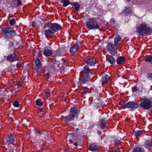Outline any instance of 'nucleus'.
Masks as SVG:
<instances>
[{
  "label": "nucleus",
  "instance_id": "f257e3e1",
  "mask_svg": "<svg viewBox=\"0 0 152 152\" xmlns=\"http://www.w3.org/2000/svg\"><path fill=\"white\" fill-rule=\"evenodd\" d=\"M61 28V26L57 23H46L44 28L48 29L45 31V34L47 37L52 36L54 33L58 31Z\"/></svg>",
  "mask_w": 152,
  "mask_h": 152
},
{
  "label": "nucleus",
  "instance_id": "f03ea898",
  "mask_svg": "<svg viewBox=\"0 0 152 152\" xmlns=\"http://www.w3.org/2000/svg\"><path fill=\"white\" fill-rule=\"evenodd\" d=\"M136 31L140 35L144 36L150 34L152 31V30L148 26L147 23H143L137 28Z\"/></svg>",
  "mask_w": 152,
  "mask_h": 152
},
{
  "label": "nucleus",
  "instance_id": "7ed1b4c3",
  "mask_svg": "<svg viewBox=\"0 0 152 152\" xmlns=\"http://www.w3.org/2000/svg\"><path fill=\"white\" fill-rule=\"evenodd\" d=\"M86 27L89 29H99V26L94 18H89L86 23Z\"/></svg>",
  "mask_w": 152,
  "mask_h": 152
},
{
  "label": "nucleus",
  "instance_id": "20e7f679",
  "mask_svg": "<svg viewBox=\"0 0 152 152\" xmlns=\"http://www.w3.org/2000/svg\"><path fill=\"white\" fill-rule=\"evenodd\" d=\"M79 112V110L75 108H71L69 115L65 117L64 121L68 122L73 120L74 118L77 116Z\"/></svg>",
  "mask_w": 152,
  "mask_h": 152
},
{
  "label": "nucleus",
  "instance_id": "39448f33",
  "mask_svg": "<svg viewBox=\"0 0 152 152\" xmlns=\"http://www.w3.org/2000/svg\"><path fill=\"white\" fill-rule=\"evenodd\" d=\"M2 34L5 35L6 38H11L15 34V31L9 27H4L2 30Z\"/></svg>",
  "mask_w": 152,
  "mask_h": 152
},
{
  "label": "nucleus",
  "instance_id": "423d86ee",
  "mask_svg": "<svg viewBox=\"0 0 152 152\" xmlns=\"http://www.w3.org/2000/svg\"><path fill=\"white\" fill-rule=\"evenodd\" d=\"M141 107H142L146 109L150 108L152 105V102L147 98H144L143 101L141 102L140 104Z\"/></svg>",
  "mask_w": 152,
  "mask_h": 152
},
{
  "label": "nucleus",
  "instance_id": "0eeeda50",
  "mask_svg": "<svg viewBox=\"0 0 152 152\" xmlns=\"http://www.w3.org/2000/svg\"><path fill=\"white\" fill-rule=\"evenodd\" d=\"M106 48L110 53L112 55H115L117 53V46L115 44L109 43L107 46Z\"/></svg>",
  "mask_w": 152,
  "mask_h": 152
},
{
  "label": "nucleus",
  "instance_id": "6e6552de",
  "mask_svg": "<svg viewBox=\"0 0 152 152\" xmlns=\"http://www.w3.org/2000/svg\"><path fill=\"white\" fill-rule=\"evenodd\" d=\"M35 64L36 65L35 67V69L37 72L38 75H40L42 70V66L40 64V61L39 58H37L35 60Z\"/></svg>",
  "mask_w": 152,
  "mask_h": 152
},
{
  "label": "nucleus",
  "instance_id": "1a4fd4ad",
  "mask_svg": "<svg viewBox=\"0 0 152 152\" xmlns=\"http://www.w3.org/2000/svg\"><path fill=\"white\" fill-rule=\"evenodd\" d=\"M84 72H85V74L86 75L84 79L82 80V82L83 83H84L86 81H88L89 79V77H88L89 75V68L88 66L87 65L85 66L84 67Z\"/></svg>",
  "mask_w": 152,
  "mask_h": 152
},
{
  "label": "nucleus",
  "instance_id": "9d476101",
  "mask_svg": "<svg viewBox=\"0 0 152 152\" xmlns=\"http://www.w3.org/2000/svg\"><path fill=\"white\" fill-rule=\"evenodd\" d=\"M139 104L135 102H129L126 103V107L136 108L138 107Z\"/></svg>",
  "mask_w": 152,
  "mask_h": 152
},
{
  "label": "nucleus",
  "instance_id": "9b49d317",
  "mask_svg": "<svg viewBox=\"0 0 152 152\" xmlns=\"http://www.w3.org/2000/svg\"><path fill=\"white\" fill-rule=\"evenodd\" d=\"M52 52L51 48L50 47H46L43 50V54L46 56H50Z\"/></svg>",
  "mask_w": 152,
  "mask_h": 152
},
{
  "label": "nucleus",
  "instance_id": "f8f14e48",
  "mask_svg": "<svg viewBox=\"0 0 152 152\" xmlns=\"http://www.w3.org/2000/svg\"><path fill=\"white\" fill-rule=\"evenodd\" d=\"M95 59L94 58H88L86 61L87 65L88 66H93L95 64Z\"/></svg>",
  "mask_w": 152,
  "mask_h": 152
},
{
  "label": "nucleus",
  "instance_id": "ddd939ff",
  "mask_svg": "<svg viewBox=\"0 0 152 152\" xmlns=\"http://www.w3.org/2000/svg\"><path fill=\"white\" fill-rule=\"evenodd\" d=\"M110 78L107 75L103 74L101 77V80L102 82V84H104L107 82Z\"/></svg>",
  "mask_w": 152,
  "mask_h": 152
},
{
  "label": "nucleus",
  "instance_id": "4468645a",
  "mask_svg": "<svg viewBox=\"0 0 152 152\" xmlns=\"http://www.w3.org/2000/svg\"><path fill=\"white\" fill-rule=\"evenodd\" d=\"M14 141V137L13 135H10L8 137L6 140L5 143L7 145L11 144Z\"/></svg>",
  "mask_w": 152,
  "mask_h": 152
},
{
  "label": "nucleus",
  "instance_id": "2eb2a0df",
  "mask_svg": "<svg viewBox=\"0 0 152 152\" xmlns=\"http://www.w3.org/2000/svg\"><path fill=\"white\" fill-rule=\"evenodd\" d=\"M66 53V51L63 48H59L56 50L55 54L58 56H63Z\"/></svg>",
  "mask_w": 152,
  "mask_h": 152
},
{
  "label": "nucleus",
  "instance_id": "dca6fc26",
  "mask_svg": "<svg viewBox=\"0 0 152 152\" xmlns=\"http://www.w3.org/2000/svg\"><path fill=\"white\" fill-rule=\"evenodd\" d=\"M126 61V59L123 56H119L118 57L116 62L118 64H121L123 63Z\"/></svg>",
  "mask_w": 152,
  "mask_h": 152
},
{
  "label": "nucleus",
  "instance_id": "f3484780",
  "mask_svg": "<svg viewBox=\"0 0 152 152\" xmlns=\"http://www.w3.org/2000/svg\"><path fill=\"white\" fill-rule=\"evenodd\" d=\"M7 59L11 62L15 61L17 60L15 58V54H10L8 56Z\"/></svg>",
  "mask_w": 152,
  "mask_h": 152
},
{
  "label": "nucleus",
  "instance_id": "a211bd4d",
  "mask_svg": "<svg viewBox=\"0 0 152 152\" xmlns=\"http://www.w3.org/2000/svg\"><path fill=\"white\" fill-rule=\"evenodd\" d=\"M99 123L101 129H104L106 127L107 122L105 118H103L101 119L100 120Z\"/></svg>",
  "mask_w": 152,
  "mask_h": 152
},
{
  "label": "nucleus",
  "instance_id": "6ab92c4d",
  "mask_svg": "<svg viewBox=\"0 0 152 152\" xmlns=\"http://www.w3.org/2000/svg\"><path fill=\"white\" fill-rule=\"evenodd\" d=\"M79 47V46L78 44L74 45L73 47L71 48L70 52L72 53L76 52Z\"/></svg>",
  "mask_w": 152,
  "mask_h": 152
},
{
  "label": "nucleus",
  "instance_id": "aec40b11",
  "mask_svg": "<svg viewBox=\"0 0 152 152\" xmlns=\"http://www.w3.org/2000/svg\"><path fill=\"white\" fill-rule=\"evenodd\" d=\"M89 150L92 151H97L98 147L94 143L91 144L89 147Z\"/></svg>",
  "mask_w": 152,
  "mask_h": 152
},
{
  "label": "nucleus",
  "instance_id": "412c9836",
  "mask_svg": "<svg viewBox=\"0 0 152 152\" xmlns=\"http://www.w3.org/2000/svg\"><path fill=\"white\" fill-rule=\"evenodd\" d=\"M132 12L131 8L128 6L126 7L125 9L123 10V12L125 13L127 15L131 13Z\"/></svg>",
  "mask_w": 152,
  "mask_h": 152
},
{
  "label": "nucleus",
  "instance_id": "4be33fe9",
  "mask_svg": "<svg viewBox=\"0 0 152 152\" xmlns=\"http://www.w3.org/2000/svg\"><path fill=\"white\" fill-rule=\"evenodd\" d=\"M144 145L146 148L150 149L152 146V142L150 140L146 141L144 143Z\"/></svg>",
  "mask_w": 152,
  "mask_h": 152
},
{
  "label": "nucleus",
  "instance_id": "5701e85b",
  "mask_svg": "<svg viewBox=\"0 0 152 152\" xmlns=\"http://www.w3.org/2000/svg\"><path fill=\"white\" fill-rule=\"evenodd\" d=\"M63 62L62 61L61 62L59 61H56L54 63V66L55 67H56V66H57L59 68L63 69Z\"/></svg>",
  "mask_w": 152,
  "mask_h": 152
},
{
  "label": "nucleus",
  "instance_id": "b1692460",
  "mask_svg": "<svg viewBox=\"0 0 152 152\" xmlns=\"http://www.w3.org/2000/svg\"><path fill=\"white\" fill-rule=\"evenodd\" d=\"M108 61L111 64L115 63L116 60L113 56H110L107 59Z\"/></svg>",
  "mask_w": 152,
  "mask_h": 152
},
{
  "label": "nucleus",
  "instance_id": "393cba45",
  "mask_svg": "<svg viewBox=\"0 0 152 152\" xmlns=\"http://www.w3.org/2000/svg\"><path fill=\"white\" fill-rule=\"evenodd\" d=\"M121 37L120 36H117L114 38L115 44L117 46L119 42L121 41Z\"/></svg>",
  "mask_w": 152,
  "mask_h": 152
},
{
  "label": "nucleus",
  "instance_id": "a878e982",
  "mask_svg": "<svg viewBox=\"0 0 152 152\" xmlns=\"http://www.w3.org/2000/svg\"><path fill=\"white\" fill-rule=\"evenodd\" d=\"M132 152H144V151L140 148H136L133 149Z\"/></svg>",
  "mask_w": 152,
  "mask_h": 152
},
{
  "label": "nucleus",
  "instance_id": "bb28decb",
  "mask_svg": "<svg viewBox=\"0 0 152 152\" xmlns=\"http://www.w3.org/2000/svg\"><path fill=\"white\" fill-rule=\"evenodd\" d=\"M61 3L63 4L62 6L64 7H66L69 3V2L68 1L62 0L61 1Z\"/></svg>",
  "mask_w": 152,
  "mask_h": 152
},
{
  "label": "nucleus",
  "instance_id": "cd10ccee",
  "mask_svg": "<svg viewBox=\"0 0 152 152\" xmlns=\"http://www.w3.org/2000/svg\"><path fill=\"white\" fill-rule=\"evenodd\" d=\"M142 134V132L141 130H137L134 132V134L136 137L140 136Z\"/></svg>",
  "mask_w": 152,
  "mask_h": 152
},
{
  "label": "nucleus",
  "instance_id": "c85d7f7f",
  "mask_svg": "<svg viewBox=\"0 0 152 152\" xmlns=\"http://www.w3.org/2000/svg\"><path fill=\"white\" fill-rule=\"evenodd\" d=\"M73 5L75 8V10L76 11H77L79 10L80 7L79 4L77 2H75L74 4Z\"/></svg>",
  "mask_w": 152,
  "mask_h": 152
},
{
  "label": "nucleus",
  "instance_id": "c756f323",
  "mask_svg": "<svg viewBox=\"0 0 152 152\" xmlns=\"http://www.w3.org/2000/svg\"><path fill=\"white\" fill-rule=\"evenodd\" d=\"M145 60L146 61H149L152 64V56L147 57Z\"/></svg>",
  "mask_w": 152,
  "mask_h": 152
},
{
  "label": "nucleus",
  "instance_id": "7c9ffc66",
  "mask_svg": "<svg viewBox=\"0 0 152 152\" xmlns=\"http://www.w3.org/2000/svg\"><path fill=\"white\" fill-rule=\"evenodd\" d=\"M114 142L116 145H118L120 143V139L118 137V138H115L113 140Z\"/></svg>",
  "mask_w": 152,
  "mask_h": 152
},
{
  "label": "nucleus",
  "instance_id": "2f4dec72",
  "mask_svg": "<svg viewBox=\"0 0 152 152\" xmlns=\"http://www.w3.org/2000/svg\"><path fill=\"white\" fill-rule=\"evenodd\" d=\"M36 104L37 105L39 106H41L43 104V102H41L39 99H37L36 102Z\"/></svg>",
  "mask_w": 152,
  "mask_h": 152
},
{
  "label": "nucleus",
  "instance_id": "473e14b6",
  "mask_svg": "<svg viewBox=\"0 0 152 152\" xmlns=\"http://www.w3.org/2000/svg\"><path fill=\"white\" fill-rule=\"evenodd\" d=\"M88 89L86 87H84L81 93L83 94H84L88 92Z\"/></svg>",
  "mask_w": 152,
  "mask_h": 152
},
{
  "label": "nucleus",
  "instance_id": "72a5a7b5",
  "mask_svg": "<svg viewBox=\"0 0 152 152\" xmlns=\"http://www.w3.org/2000/svg\"><path fill=\"white\" fill-rule=\"evenodd\" d=\"M62 62H63V69L64 70V69L66 68V66L67 65V61H66L62 60Z\"/></svg>",
  "mask_w": 152,
  "mask_h": 152
},
{
  "label": "nucleus",
  "instance_id": "f704fd0d",
  "mask_svg": "<svg viewBox=\"0 0 152 152\" xmlns=\"http://www.w3.org/2000/svg\"><path fill=\"white\" fill-rule=\"evenodd\" d=\"M140 90V89L138 88H137L136 86H135L132 88V91L133 92H138Z\"/></svg>",
  "mask_w": 152,
  "mask_h": 152
},
{
  "label": "nucleus",
  "instance_id": "c9c22d12",
  "mask_svg": "<svg viewBox=\"0 0 152 152\" xmlns=\"http://www.w3.org/2000/svg\"><path fill=\"white\" fill-rule=\"evenodd\" d=\"M119 104L122 107L124 108L126 107V103H125V102H119Z\"/></svg>",
  "mask_w": 152,
  "mask_h": 152
},
{
  "label": "nucleus",
  "instance_id": "e433bc0d",
  "mask_svg": "<svg viewBox=\"0 0 152 152\" xmlns=\"http://www.w3.org/2000/svg\"><path fill=\"white\" fill-rule=\"evenodd\" d=\"M13 45V43L12 42H9V44L7 45V47L8 48H9L11 47Z\"/></svg>",
  "mask_w": 152,
  "mask_h": 152
},
{
  "label": "nucleus",
  "instance_id": "4c0bfd02",
  "mask_svg": "<svg viewBox=\"0 0 152 152\" xmlns=\"http://www.w3.org/2000/svg\"><path fill=\"white\" fill-rule=\"evenodd\" d=\"M13 105L15 107H18L19 106V104L18 102L17 101H15L13 103Z\"/></svg>",
  "mask_w": 152,
  "mask_h": 152
},
{
  "label": "nucleus",
  "instance_id": "58836bf2",
  "mask_svg": "<svg viewBox=\"0 0 152 152\" xmlns=\"http://www.w3.org/2000/svg\"><path fill=\"white\" fill-rule=\"evenodd\" d=\"M15 23V19H12L10 20V24L11 26H13L14 25Z\"/></svg>",
  "mask_w": 152,
  "mask_h": 152
},
{
  "label": "nucleus",
  "instance_id": "ea45409f",
  "mask_svg": "<svg viewBox=\"0 0 152 152\" xmlns=\"http://www.w3.org/2000/svg\"><path fill=\"white\" fill-rule=\"evenodd\" d=\"M69 142L67 143L68 145L69 146H72V145L73 142L71 140H69Z\"/></svg>",
  "mask_w": 152,
  "mask_h": 152
},
{
  "label": "nucleus",
  "instance_id": "a19ab883",
  "mask_svg": "<svg viewBox=\"0 0 152 152\" xmlns=\"http://www.w3.org/2000/svg\"><path fill=\"white\" fill-rule=\"evenodd\" d=\"M148 79L149 80H151L152 79V73L148 74Z\"/></svg>",
  "mask_w": 152,
  "mask_h": 152
},
{
  "label": "nucleus",
  "instance_id": "79ce46f5",
  "mask_svg": "<svg viewBox=\"0 0 152 152\" xmlns=\"http://www.w3.org/2000/svg\"><path fill=\"white\" fill-rule=\"evenodd\" d=\"M22 65V63L20 62H18L17 65V68H19Z\"/></svg>",
  "mask_w": 152,
  "mask_h": 152
},
{
  "label": "nucleus",
  "instance_id": "37998d69",
  "mask_svg": "<svg viewBox=\"0 0 152 152\" xmlns=\"http://www.w3.org/2000/svg\"><path fill=\"white\" fill-rule=\"evenodd\" d=\"M110 22H111V23L113 25H114L115 23V21L114 19H112L110 20Z\"/></svg>",
  "mask_w": 152,
  "mask_h": 152
},
{
  "label": "nucleus",
  "instance_id": "c03bdc74",
  "mask_svg": "<svg viewBox=\"0 0 152 152\" xmlns=\"http://www.w3.org/2000/svg\"><path fill=\"white\" fill-rule=\"evenodd\" d=\"M37 133H38L39 135H42L43 134L42 132L41 131H40V130L38 131Z\"/></svg>",
  "mask_w": 152,
  "mask_h": 152
},
{
  "label": "nucleus",
  "instance_id": "a18cd8bd",
  "mask_svg": "<svg viewBox=\"0 0 152 152\" xmlns=\"http://www.w3.org/2000/svg\"><path fill=\"white\" fill-rule=\"evenodd\" d=\"M84 73H85V72H83V73H82L83 76V79H84V78L85 77V76H86V75Z\"/></svg>",
  "mask_w": 152,
  "mask_h": 152
},
{
  "label": "nucleus",
  "instance_id": "49530a36",
  "mask_svg": "<svg viewBox=\"0 0 152 152\" xmlns=\"http://www.w3.org/2000/svg\"><path fill=\"white\" fill-rule=\"evenodd\" d=\"M18 86H20L21 85V83L20 82H18Z\"/></svg>",
  "mask_w": 152,
  "mask_h": 152
},
{
  "label": "nucleus",
  "instance_id": "de8ad7c7",
  "mask_svg": "<svg viewBox=\"0 0 152 152\" xmlns=\"http://www.w3.org/2000/svg\"><path fill=\"white\" fill-rule=\"evenodd\" d=\"M97 133H98V134H99V135L101 134H102L101 132L100 131H97Z\"/></svg>",
  "mask_w": 152,
  "mask_h": 152
},
{
  "label": "nucleus",
  "instance_id": "09e8293b",
  "mask_svg": "<svg viewBox=\"0 0 152 152\" xmlns=\"http://www.w3.org/2000/svg\"><path fill=\"white\" fill-rule=\"evenodd\" d=\"M43 145H41V146H40V148L42 149H43Z\"/></svg>",
  "mask_w": 152,
  "mask_h": 152
},
{
  "label": "nucleus",
  "instance_id": "8fccbe9b",
  "mask_svg": "<svg viewBox=\"0 0 152 152\" xmlns=\"http://www.w3.org/2000/svg\"><path fill=\"white\" fill-rule=\"evenodd\" d=\"M46 94H47L48 95H49L50 94V92H45Z\"/></svg>",
  "mask_w": 152,
  "mask_h": 152
},
{
  "label": "nucleus",
  "instance_id": "3c124183",
  "mask_svg": "<svg viewBox=\"0 0 152 152\" xmlns=\"http://www.w3.org/2000/svg\"><path fill=\"white\" fill-rule=\"evenodd\" d=\"M109 152H117L115 151L112 150V151H110Z\"/></svg>",
  "mask_w": 152,
  "mask_h": 152
},
{
  "label": "nucleus",
  "instance_id": "603ef678",
  "mask_svg": "<svg viewBox=\"0 0 152 152\" xmlns=\"http://www.w3.org/2000/svg\"><path fill=\"white\" fill-rule=\"evenodd\" d=\"M73 144L75 146H77V143H74Z\"/></svg>",
  "mask_w": 152,
  "mask_h": 152
},
{
  "label": "nucleus",
  "instance_id": "864d4df0",
  "mask_svg": "<svg viewBox=\"0 0 152 152\" xmlns=\"http://www.w3.org/2000/svg\"><path fill=\"white\" fill-rule=\"evenodd\" d=\"M64 152H68V150H67L66 149V150H65Z\"/></svg>",
  "mask_w": 152,
  "mask_h": 152
},
{
  "label": "nucleus",
  "instance_id": "5fc2aeb1",
  "mask_svg": "<svg viewBox=\"0 0 152 152\" xmlns=\"http://www.w3.org/2000/svg\"><path fill=\"white\" fill-rule=\"evenodd\" d=\"M39 110L40 111H42L43 110V109L42 108H41Z\"/></svg>",
  "mask_w": 152,
  "mask_h": 152
},
{
  "label": "nucleus",
  "instance_id": "6e6d98bb",
  "mask_svg": "<svg viewBox=\"0 0 152 152\" xmlns=\"http://www.w3.org/2000/svg\"><path fill=\"white\" fill-rule=\"evenodd\" d=\"M19 44V42H16V44L17 45H18V44Z\"/></svg>",
  "mask_w": 152,
  "mask_h": 152
},
{
  "label": "nucleus",
  "instance_id": "4d7b16f0",
  "mask_svg": "<svg viewBox=\"0 0 152 152\" xmlns=\"http://www.w3.org/2000/svg\"><path fill=\"white\" fill-rule=\"evenodd\" d=\"M100 107V106H97V108H99V107Z\"/></svg>",
  "mask_w": 152,
  "mask_h": 152
}]
</instances>
